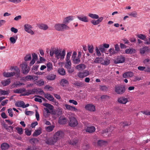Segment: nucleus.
<instances>
[{
	"mask_svg": "<svg viewBox=\"0 0 150 150\" xmlns=\"http://www.w3.org/2000/svg\"><path fill=\"white\" fill-rule=\"evenodd\" d=\"M88 16L93 19H97V20L94 19L92 20L91 22L94 25H97L99 24L103 20V18L102 17H99L98 15L93 13H89Z\"/></svg>",
	"mask_w": 150,
	"mask_h": 150,
	"instance_id": "nucleus-2",
	"label": "nucleus"
},
{
	"mask_svg": "<svg viewBox=\"0 0 150 150\" xmlns=\"http://www.w3.org/2000/svg\"><path fill=\"white\" fill-rule=\"evenodd\" d=\"M69 143L70 144L73 146H77V147L79 146L77 143V139L76 138L72 139L71 140L69 141Z\"/></svg>",
	"mask_w": 150,
	"mask_h": 150,
	"instance_id": "nucleus-20",
	"label": "nucleus"
},
{
	"mask_svg": "<svg viewBox=\"0 0 150 150\" xmlns=\"http://www.w3.org/2000/svg\"><path fill=\"white\" fill-rule=\"evenodd\" d=\"M108 132L107 129L103 130L101 133V134L102 136H104L107 135Z\"/></svg>",
	"mask_w": 150,
	"mask_h": 150,
	"instance_id": "nucleus-51",
	"label": "nucleus"
},
{
	"mask_svg": "<svg viewBox=\"0 0 150 150\" xmlns=\"http://www.w3.org/2000/svg\"><path fill=\"white\" fill-rule=\"evenodd\" d=\"M137 40L139 44H141V45H144L145 44H146V40H144V42L142 41L140 39H138Z\"/></svg>",
	"mask_w": 150,
	"mask_h": 150,
	"instance_id": "nucleus-58",
	"label": "nucleus"
},
{
	"mask_svg": "<svg viewBox=\"0 0 150 150\" xmlns=\"http://www.w3.org/2000/svg\"><path fill=\"white\" fill-rule=\"evenodd\" d=\"M20 82H18V83L17 82L16 83H14L11 86L12 87H18V86H20L21 85H24V84L23 83H19Z\"/></svg>",
	"mask_w": 150,
	"mask_h": 150,
	"instance_id": "nucleus-39",
	"label": "nucleus"
},
{
	"mask_svg": "<svg viewBox=\"0 0 150 150\" xmlns=\"http://www.w3.org/2000/svg\"><path fill=\"white\" fill-rule=\"evenodd\" d=\"M58 73L62 75H64L65 74L64 69L62 68H59L58 70Z\"/></svg>",
	"mask_w": 150,
	"mask_h": 150,
	"instance_id": "nucleus-38",
	"label": "nucleus"
},
{
	"mask_svg": "<svg viewBox=\"0 0 150 150\" xmlns=\"http://www.w3.org/2000/svg\"><path fill=\"white\" fill-rule=\"evenodd\" d=\"M65 106L66 107V109H65V110L67 109L68 110L75 112H77L78 111L77 109L74 106L67 104L65 105Z\"/></svg>",
	"mask_w": 150,
	"mask_h": 150,
	"instance_id": "nucleus-15",
	"label": "nucleus"
},
{
	"mask_svg": "<svg viewBox=\"0 0 150 150\" xmlns=\"http://www.w3.org/2000/svg\"><path fill=\"white\" fill-rule=\"evenodd\" d=\"M150 51L149 47H142L141 48L140 50V53L142 54L148 52Z\"/></svg>",
	"mask_w": 150,
	"mask_h": 150,
	"instance_id": "nucleus-23",
	"label": "nucleus"
},
{
	"mask_svg": "<svg viewBox=\"0 0 150 150\" xmlns=\"http://www.w3.org/2000/svg\"><path fill=\"white\" fill-rule=\"evenodd\" d=\"M9 147V145L6 143H2L1 144V149L2 150H6Z\"/></svg>",
	"mask_w": 150,
	"mask_h": 150,
	"instance_id": "nucleus-24",
	"label": "nucleus"
},
{
	"mask_svg": "<svg viewBox=\"0 0 150 150\" xmlns=\"http://www.w3.org/2000/svg\"><path fill=\"white\" fill-rule=\"evenodd\" d=\"M38 27L40 29L44 30H47L48 28V27L47 25L42 23L39 24Z\"/></svg>",
	"mask_w": 150,
	"mask_h": 150,
	"instance_id": "nucleus-29",
	"label": "nucleus"
},
{
	"mask_svg": "<svg viewBox=\"0 0 150 150\" xmlns=\"http://www.w3.org/2000/svg\"><path fill=\"white\" fill-rule=\"evenodd\" d=\"M74 62V63L78 64L80 62V60L79 58H74L73 59Z\"/></svg>",
	"mask_w": 150,
	"mask_h": 150,
	"instance_id": "nucleus-59",
	"label": "nucleus"
},
{
	"mask_svg": "<svg viewBox=\"0 0 150 150\" xmlns=\"http://www.w3.org/2000/svg\"><path fill=\"white\" fill-rule=\"evenodd\" d=\"M8 94V93L7 91L0 89V96L1 95H7Z\"/></svg>",
	"mask_w": 150,
	"mask_h": 150,
	"instance_id": "nucleus-50",
	"label": "nucleus"
},
{
	"mask_svg": "<svg viewBox=\"0 0 150 150\" xmlns=\"http://www.w3.org/2000/svg\"><path fill=\"white\" fill-rule=\"evenodd\" d=\"M32 60L36 61L37 59V56L36 54H35V53H33L32 54Z\"/></svg>",
	"mask_w": 150,
	"mask_h": 150,
	"instance_id": "nucleus-63",
	"label": "nucleus"
},
{
	"mask_svg": "<svg viewBox=\"0 0 150 150\" xmlns=\"http://www.w3.org/2000/svg\"><path fill=\"white\" fill-rule=\"evenodd\" d=\"M67 62L65 64V66L66 68H69V67H71V62L70 60H66Z\"/></svg>",
	"mask_w": 150,
	"mask_h": 150,
	"instance_id": "nucleus-49",
	"label": "nucleus"
},
{
	"mask_svg": "<svg viewBox=\"0 0 150 150\" xmlns=\"http://www.w3.org/2000/svg\"><path fill=\"white\" fill-rule=\"evenodd\" d=\"M110 62V60L108 59H106L105 60L103 59L102 64L104 65H107L109 64Z\"/></svg>",
	"mask_w": 150,
	"mask_h": 150,
	"instance_id": "nucleus-46",
	"label": "nucleus"
},
{
	"mask_svg": "<svg viewBox=\"0 0 150 150\" xmlns=\"http://www.w3.org/2000/svg\"><path fill=\"white\" fill-rule=\"evenodd\" d=\"M86 68V66L83 64H80L76 66V68L79 70L81 71Z\"/></svg>",
	"mask_w": 150,
	"mask_h": 150,
	"instance_id": "nucleus-25",
	"label": "nucleus"
},
{
	"mask_svg": "<svg viewBox=\"0 0 150 150\" xmlns=\"http://www.w3.org/2000/svg\"><path fill=\"white\" fill-rule=\"evenodd\" d=\"M55 29L57 30L62 31L64 29L68 30L69 29V26L64 24L57 23L54 25Z\"/></svg>",
	"mask_w": 150,
	"mask_h": 150,
	"instance_id": "nucleus-4",
	"label": "nucleus"
},
{
	"mask_svg": "<svg viewBox=\"0 0 150 150\" xmlns=\"http://www.w3.org/2000/svg\"><path fill=\"white\" fill-rule=\"evenodd\" d=\"M57 140L56 138L54 137L53 135V137H46L45 140V143L48 145H54L57 142Z\"/></svg>",
	"mask_w": 150,
	"mask_h": 150,
	"instance_id": "nucleus-6",
	"label": "nucleus"
},
{
	"mask_svg": "<svg viewBox=\"0 0 150 150\" xmlns=\"http://www.w3.org/2000/svg\"><path fill=\"white\" fill-rule=\"evenodd\" d=\"M96 129L93 126L87 127L85 129L86 132L89 133H92L94 132Z\"/></svg>",
	"mask_w": 150,
	"mask_h": 150,
	"instance_id": "nucleus-19",
	"label": "nucleus"
},
{
	"mask_svg": "<svg viewBox=\"0 0 150 150\" xmlns=\"http://www.w3.org/2000/svg\"><path fill=\"white\" fill-rule=\"evenodd\" d=\"M11 68V70L13 71L10 72H4L3 73L4 76L6 77H9L15 76L17 78L19 77L20 71L18 67L17 66L12 67Z\"/></svg>",
	"mask_w": 150,
	"mask_h": 150,
	"instance_id": "nucleus-1",
	"label": "nucleus"
},
{
	"mask_svg": "<svg viewBox=\"0 0 150 150\" xmlns=\"http://www.w3.org/2000/svg\"><path fill=\"white\" fill-rule=\"evenodd\" d=\"M129 16H132L134 17H136L137 16V13L136 12H132L128 14Z\"/></svg>",
	"mask_w": 150,
	"mask_h": 150,
	"instance_id": "nucleus-52",
	"label": "nucleus"
},
{
	"mask_svg": "<svg viewBox=\"0 0 150 150\" xmlns=\"http://www.w3.org/2000/svg\"><path fill=\"white\" fill-rule=\"evenodd\" d=\"M28 96L31 94H35V93L36 92L38 91L37 89H33L32 90H28L26 91Z\"/></svg>",
	"mask_w": 150,
	"mask_h": 150,
	"instance_id": "nucleus-28",
	"label": "nucleus"
},
{
	"mask_svg": "<svg viewBox=\"0 0 150 150\" xmlns=\"http://www.w3.org/2000/svg\"><path fill=\"white\" fill-rule=\"evenodd\" d=\"M60 84L61 86L64 87L65 84H69V82L67 80L63 79L61 81Z\"/></svg>",
	"mask_w": 150,
	"mask_h": 150,
	"instance_id": "nucleus-40",
	"label": "nucleus"
},
{
	"mask_svg": "<svg viewBox=\"0 0 150 150\" xmlns=\"http://www.w3.org/2000/svg\"><path fill=\"white\" fill-rule=\"evenodd\" d=\"M16 129L18 134H22L23 131L22 128L17 127L16 128Z\"/></svg>",
	"mask_w": 150,
	"mask_h": 150,
	"instance_id": "nucleus-48",
	"label": "nucleus"
},
{
	"mask_svg": "<svg viewBox=\"0 0 150 150\" xmlns=\"http://www.w3.org/2000/svg\"><path fill=\"white\" fill-rule=\"evenodd\" d=\"M74 85L79 87H82L84 86L83 83L81 82H76L74 83Z\"/></svg>",
	"mask_w": 150,
	"mask_h": 150,
	"instance_id": "nucleus-42",
	"label": "nucleus"
},
{
	"mask_svg": "<svg viewBox=\"0 0 150 150\" xmlns=\"http://www.w3.org/2000/svg\"><path fill=\"white\" fill-rule=\"evenodd\" d=\"M43 105L44 106L46 107V108H47L50 110H52L53 109V106L50 104L48 103H44L43 104Z\"/></svg>",
	"mask_w": 150,
	"mask_h": 150,
	"instance_id": "nucleus-30",
	"label": "nucleus"
},
{
	"mask_svg": "<svg viewBox=\"0 0 150 150\" xmlns=\"http://www.w3.org/2000/svg\"><path fill=\"white\" fill-rule=\"evenodd\" d=\"M89 74V73L87 70H85L83 72H79L78 75V76L81 78H83L84 77L87 76Z\"/></svg>",
	"mask_w": 150,
	"mask_h": 150,
	"instance_id": "nucleus-17",
	"label": "nucleus"
},
{
	"mask_svg": "<svg viewBox=\"0 0 150 150\" xmlns=\"http://www.w3.org/2000/svg\"><path fill=\"white\" fill-rule=\"evenodd\" d=\"M38 139L35 138H31L30 140V142L31 143L34 144L35 142H38Z\"/></svg>",
	"mask_w": 150,
	"mask_h": 150,
	"instance_id": "nucleus-57",
	"label": "nucleus"
},
{
	"mask_svg": "<svg viewBox=\"0 0 150 150\" xmlns=\"http://www.w3.org/2000/svg\"><path fill=\"white\" fill-rule=\"evenodd\" d=\"M133 74L132 72H128L123 74V77L124 78H128L132 77L133 76Z\"/></svg>",
	"mask_w": 150,
	"mask_h": 150,
	"instance_id": "nucleus-21",
	"label": "nucleus"
},
{
	"mask_svg": "<svg viewBox=\"0 0 150 150\" xmlns=\"http://www.w3.org/2000/svg\"><path fill=\"white\" fill-rule=\"evenodd\" d=\"M11 30L12 32H13L14 33H17L18 31L17 29L14 27H12L11 28Z\"/></svg>",
	"mask_w": 150,
	"mask_h": 150,
	"instance_id": "nucleus-64",
	"label": "nucleus"
},
{
	"mask_svg": "<svg viewBox=\"0 0 150 150\" xmlns=\"http://www.w3.org/2000/svg\"><path fill=\"white\" fill-rule=\"evenodd\" d=\"M74 19V17L72 16H67L64 19L63 21V23L64 24L66 25L72 21Z\"/></svg>",
	"mask_w": 150,
	"mask_h": 150,
	"instance_id": "nucleus-13",
	"label": "nucleus"
},
{
	"mask_svg": "<svg viewBox=\"0 0 150 150\" xmlns=\"http://www.w3.org/2000/svg\"><path fill=\"white\" fill-rule=\"evenodd\" d=\"M71 52H69L67 53V56H66V60H70L69 59H70V57L71 55Z\"/></svg>",
	"mask_w": 150,
	"mask_h": 150,
	"instance_id": "nucleus-61",
	"label": "nucleus"
},
{
	"mask_svg": "<svg viewBox=\"0 0 150 150\" xmlns=\"http://www.w3.org/2000/svg\"><path fill=\"white\" fill-rule=\"evenodd\" d=\"M22 79L24 80H33L34 78L33 76L32 75H28L26 77H23Z\"/></svg>",
	"mask_w": 150,
	"mask_h": 150,
	"instance_id": "nucleus-37",
	"label": "nucleus"
},
{
	"mask_svg": "<svg viewBox=\"0 0 150 150\" xmlns=\"http://www.w3.org/2000/svg\"><path fill=\"white\" fill-rule=\"evenodd\" d=\"M125 87L120 85H117L115 87V91L118 94H122L125 93Z\"/></svg>",
	"mask_w": 150,
	"mask_h": 150,
	"instance_id": "nucleus-5",
	"label": "nucleus"
},
{
	"mask_svg": "<svg viewBox=\"0 0 150 150\" xmlns=\"http://www.w3.org/2000/svg\"><path fill=\"white\" fill-rule=\"evenodd\" d=\"M77 18L80 21L84 22H88V20L87 16L83 15H80L77 16Z\"/></svg>",
	"mask_w": 150,
	"mask_h": 150,
	"instance_id": "nucleus-16",
	"label": "nucleus"
},
{
	"mask_svg": "<svg viewBox=\"0 0 150 150\" xmlns=\"http://www.w3.org/2000/svg\"><path fill=\"white\" fill-rule=\"evenodd\" d=\"M82 147L83 149L86 150L89 148V146L87 142H85L82 144Z\"/></svg>",
	"mask_w": 150,
	"mask_h": 150,
	"instance_id": "nucleus-44",
	"label": "nucleus"
},
{
	"mask_svg": "<svg viewBox=\"0 0 150 150\" xmlns=\"http://www.w3.org/2000/svg\"><path fill=\"white\" fill-rule=\"evenodd\" d=\"M56 76L55 75L51 74L47 76V78L48 80H52L55 79Z\"/></svg>",
	"mask_w": 150,
	"mask_h": 150,
	"instance_id": "nucleus-32",
	"label": "nucleus"
},
{
	"mask_svg": "<svg viewBox=\"0 0 150 150\" xmlns=\"http://www.w3.org/2000/svg\"><path fill=\"white\" fill-rule=\"evenodd\" d=\"M125 60V58L122 55L118 56L115 61V63H123Z\"/></svg>",
	"mask_w": 150,
	"mask_h": 150,
	"instance_id": "nucleus-11",
	"label": "nucleus"
},
{
	"mask_svg": "<svg viewBox=\"0 0 150 150\" xmlns=\"http://www.w3.org/2000/svg\"><path fill=\"white\" fill-rule=\"evenodd\" d=\"M31 56L30 54L26 55L24 57V60L25 61L30 60L31 59Z\"/></svg>",
	"mask_w": 150,
	"mask_h": 150,
	"instance_id": "nucleus-54",
	"label": "nucleus"
},
{
	"mask_svg": "<svg viewBox=\"0 0 150 150\" xmlns=\"http://www.w3.org/2000/svg\"><path fill=\"white\" fill-rule=\"evenodd\" d=\"M22 72L24 74H27L29 72L30 69L25 62H24L20 65Z\"/></svg>",
	"mask_w": 150,
	"mask_h": 150,
	"instance_id": "nucleus-7",
	"label": "nucleus"
},
{
	"mask_svg": "<svg viewBox=\"0 0 150 150\" xmlns=\"http://www.w3.org/2000/svg\"><path fill=\"white\" fill-rule=\"evenodd\" d=\"M47 66L48 71H50L52 69V65L50 62L48 63L47 64Z\"/></svg>",
	"mask_w": 150,
	"mask_h": 150,
	"instance_id": "nucleus-47",
	"label": "nucleus"
},
{
	"mask_svg": "<svg viewBox=\"0 0 150 150\" xmlns=\"http://www.w3.org/2000/svg\"><path fill=\"white\" fill-rule=\"evenodd\" d=\"M85 108L86 110L90 111L93 112L96 110L95 106L92 104L87 105L85 106Z\"/></svg>",
	"mask_w": 150,
	"mask_h": 150,
	"instance_id": "nucleus-12",
	"label": "nucleus"
},
{
	"mask_svg": "<svg viewBox=\"0 0 150 150\" xmlns=\"http://www.w3.org/2000/svg\"><path fill=\"white\" fill-rule=\"evenodd\" d=\"M97 144L100 146H105L107 145V142L105 141L99 140Z\"/></svg>",
	"mask_w": 150,
	"mask_h": 150,
	"instance_id": "nucleus-22",
	"label": "nucleus"
},
{
	"mask_svg": "<svg viewBox=\"0 0 150 150\" xmlns=\"http://www.w3.org/2000/svg\"><path fill=\"white\" fill-rule=\"evenodd\" d=\"M137 37L140 39L143 40H145L146 38V36L143 34H139L137 35Z\"/></svg>",
	"mask_w": 150,
	"mask_h": 150,
	"instance_id": "nucleus-41",
	"label": "nucleus"
},
{
	"mask_svg": "<svg viewBox=\"0 0 150 150\" xmlns=\"http://www.w3.org/2000/svg\"><path fill=\"white\" fill-rule=\"evenodd\" d=\"M54 56L57 59L59 58L63 59L65 55V50H63L62 51L61 50H59L57 48L54 49Z\"/></svg>",
	"mask_w": 150,
	"mask_h": 150,
	"instance_id": "nucleus-3",
	"label": "nucleus"
},
{
	"mask_svg": "<svg viewBox=\"0 0 150 150\" xmlns=\"http://www.w3.org/2000/svg\"><path fill=\"white\" fill-rule=\"evenodd\" d=\"M110 98V97L109 96L106 95H102L101 97V99L105 100L109 99Z\"/></svg>",
	"mask_w": 150,
	"mask_h": 150,
	"instance_id": "nucleus-55",
	"label": "nucleus"
},
{
	"mask_svg": "<svg viewBox=\"0 0 150 150\" xmlns=\"http://www.w3.org/2000/svg\"><path fill=\"white\" fill-rule=\"evenodd\" d=\"M24 105V102L23 101L16 102L15 104V105L17 107H22L23 108Z\"/></svg>",
	"mask_w": 150,
	"mask_h": 150,
	"instance_id": "nucleus-34",
	"label": "nucleus"
},
{
	"mask_svg": "<svg viewBox=\"0 0 150 150\" xmlns=\"http://www.w3.org/2000/svg\"><path fill=\"white\" fill-rule=\"evenodd\" d=\"M25 91V89L24 88H22L17 89L15 90L14 92L16 93H19L24 92Z\"/></svg>",
	"mask_w": 150,
	"mask_h": 150,
	"instance_id": "nucleus-33",
	"label": "nucleus"
},
{
	"mask_svg": "<svg viewBox=\"0 0 150 150\" xmlns=\"http://www.w3.org/2000/svg\"><path fill=\"white\" fill-rule=\"evenodd\" d=\"M67 121V119L65 117H60L59 118L58 120L59 123L62 125L65 124Z\"/></svg>",
	"mask_w": 150,
	"mask_h": 150,
	"instance_id": "nucleus-18",
	"label": "nucleus"
},
{
	"mask_svg": "<svg viewBox=\"0 0 150 150\" xmlns=\"http://www.w3.org/2000/svg\"><path fill=\"white\" fill-rule=\"evenodd\" d=\"M69 102L75 105H77L78 104L77 102L74 100H69Z\"/></svg>",
	"mask_w": 150,
	"mask_h": 150,
	"instance_id": "nucleus-60",
	"label": "nucleus"
},
{
	"mask_svg": "<svg viewBox=\"0 0 150 150\" xmlns=\"http://www.w3.org/2000/svg\"><path fill=\"white\" fill-rule=\"evenodd\" d=\"M41 130L38 129L36 130L33 133V136L34 137L37 136L39 135L41 133Z\"/></svg>",
	"mask_w": 150,
	"mask_h": 150,
	"instance_id": "nucleus-43",
	"label": "nucleus"
},
{
	"mask_svg": "<svg viewBox=\"0 0 150 150\" xmlns=\"http://www.w3.org/2000/svg\"><path fill=\"white\" fill-rule=\"evenodd\" d=\"M103 58L101 57L96 58L94 60V62L95 63H100L102 64Z\"/></svg>",
	"mask_w": 150,
	"mask_h": 150,
	"instance_id": "nucleus-35",
	"label": "nucleus"
},
{
	"mask_svg": "<svg viewBox=\"0 0 150 150\" xmlns=\"http://www.w3.org/2000/svg\"><path fill=\"white\" fill-rule=\"evenodd\" d=\"M70 121L69 125L71 127H75L78 124V122L76 119L73 117H71L69 118Z\"/></svg>",
	"mask_w": 150,
	"mask_h": 150,
	"instance_id": "nucleus-9",
	"label": "nucleus"
},
{
	"mask_svg": "<svg viewBox=\"0 0 150 150\" xmlns=\"http://www.w3.org/2000/svg\"><path fill=\"white\" fill-rule=\"evenodd\" d=\"M45 97L50 101H53L54 98L50 94H45Z\"/></svg>",
	"mask_w": 150,
	"mask_h": 150,
	"instance_id": "nucleus-27",
	"label": "nucleus"
},
{
	"mask_svg": "<svg viewBox=\"0 0 150 150\" xmlns=\"http://www.w3.org/2000/svg\"><path fill=\"white\" fill-rule=\"evenodd\" d=\"M18 39V37L17 35L13 36V37H11L10 38L9 40L10 42L14 44L15 43L16 40Z\"/></svg>",
	"mask_w": 150,
	"mask_h": 150,
	"instance_id": "nucleus-31",
	"label": "nucleus"
},
{
	"mask_svg": "<svg viewBox=\"0 0 150 150\" xmlns=\"http://www.w3.org/2000/svg\"><path fill=\"white\" fill-rule=\"evenodd\" d=\"M118 102L120 104H125L128 101V99L123 97H120L118 98Z\"/></svg>",
	"mask_w": 150,
	"mask_h": 150,
	"instance_id": "nucleus-14",
	"label": "nucleus"
},
{
	"mask_svg": "<svg viewBox=\"0 0 150 150\" xmlns=\"http://www.w3.org/2000/svg\"><path fill=\"white\" fill-rule=\"evenodd\" d=\"M11 81L10 79H8L6 80L2 81L1 83L3 86H5L8 85L10 83Z\"/></svg>",
	"mask_w": 150,
	"mask_h": 150,
	"instance_id": "nucleus-26",
	"label": "nucleus"
},
{
	"mask_svg": "<svg viewBox=\"0 0 150 150\" xmlns=\"http://www.w3.org/2000/svg\"><path fill=\"white\" fill-rule=\"evenodd\" d=\"M135 50L133 48H129L125 50V52L126 54H132L135 52Z\"/></svg>",
	"mask_w": 150,
	"mask_h": 150,
	"instance_id": "nucleus-36",
	"label": "nucleus"
},
{
	"mask_svg": "<svg viewBox=\"0 0 150 150\" xmlns=\"http://www.w3.org/2000/svg\"><path fill=\"white\" fill-rule=\"evenodd\" d=\"M32 26L28 24H25L24 25V28L25 30L28 33L30 34L31 35L34 34L33 31L31 29V28H32Z\"/></svg>",
	"mask_w": 150,
	"mask_h": 150,
	"instance_id": "nucleus-10",
	"label": "nucleus"
},
{
	"mask_svg": "<svg viewBox=\"0 0 150 150\" xmlns=\"http://www.w3.org/2000/svg\"><path fill=\"white\" fill-rule=\"evenodd\" d=\"M64 135V132L61 130L57 131L54 134V137L56 138L58 141L59 139L63 138Z\"/></svg>",
	"mask_w": 150,
	"mask_h": 150,
	"instance_id": "nucleus-8",
	"label": "nucleus"
},
{
	"mask_svg": "<svg viewBox=\"0 0 150 150\" xmlns=\"http://www.w3.org/2000/svg\"><path fill=\"white\" fill-rule=\"evenodd\" d=\"M100 89L102 91H106L108 90V88L105 86H100Z\"/></svg>",
	"mask_w": 150,
	"mask_h": 150,
	"instance_id": "nucleus-53",
	"label": "nucleus"
},
{
	"mask_svg": "<svg viewBox=\"0 0 150 150\" xmlns=\"http://www.w3.org/2000/svg\"><path fill=\"white\" fill-rule=\"evenodd\" d=\"M8 112L9 114V115L11 117L13 116V114L12 112V109L11 108H9L8 110Z\"/></svg>",
	"mask_w": 150,
	"mask_h": 150,
	"instance_id": "nucleus-56",
	"label": "nucleus"
},
{
	"mask_svg": "<svg viewBox=\"0 0 150 150\" xmlns=\"http://www.w3.org/2000/svg\"><path fill=\"white\" fill-rule=\"evenodd\" d=\"M54 127L52 125L47 127L46 129V130L48 132H50L53 130Z\"/></svg>",
	"mask_w": 150,
	"mask_h": 150,
	"instance_id": "nucleus-45",
	"label": "nucleus"
},
{
	"mask_svg": "<svg viewBox=\"0 0 150 150\" xmlns=\"http://www.w3.org/2000/svg\"><path fill=\"white\" fill-rule=\"evenodd\" d=\"M35 117L37 121H38L39 120V115L38 112V111L36 110H35Z\"/></svg>",
	"mask_w": 150,
	"mask_h": 150,
	"instance_id": "nucleus-62",
	"label": "nucleus"
}]
</instances>
